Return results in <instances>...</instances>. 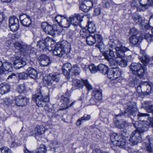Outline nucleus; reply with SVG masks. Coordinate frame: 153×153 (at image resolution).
Returning a JSON list of instances; mask_svg holds the SVG:
<instances>
[{"instance_id": "nucleus-13", "label": "nucleus", "mask_w": 153, "mask_h": 153, "mask_svg": "<svg viewBox=\"0 0 153 153\" xmlns=\"http://www.w3.org/2000/svg\"><path fill=\"white\" fill-rule=\"evenodd\" d=\"M45 131V127L43 125L37 126L34 130L30 131V135H39L43 134Z\"/></svg>"}, {"instance_id": "nucleus-50", "label": "nucleus", "mask_w": 153, "mask_h": 153, "mask_svg": "<svg viewBox=\"0 0 153 153\" xmlns=\"http://www.w3.org/2000/svg\"><path fill=\"white\" fill-rule=\"evenodd\" d=\"M140 81L138 79H137L135 78H134L132 79L131 80L130 83V85L132 87H134L136 85L139 83Z\"/></svg>"}, {"instance_id": "nucleus-18", "label": "nucleus", "mask_w": 153, "mask_h": 153, "mask_svg": "<svg viewBox=\"0 0 153 153\" xmlns=\"http://www.w3.org/2000/svg\"><path fill=\"white\" fill-rule=\"evenodd\" d=\"M39 59L40 64L43 66H47L51 63L49 58L45 54L41 55Z\"/></svg>"}, {"instance_id": "nucleus-11", "label": "nucleus", "mask_w": 153, "mask_h": 153, "mask_svg": "<svg viewBox=\"0 0 153 153\" xmlns=\"http://www.w3.org/2000/svg\"><path fill=\"white\" fill-rule=\"evenodd\" d=\"M140 53L142 55L139 56V59L144 66H146L149 63L152 65L153 56L152 57L151 59L149 56L145 53L144 50H140Z\"/></svg>"}, {"instance_id": "nucleus-32", "label": "nucleus", "mask_w": 153, "mask_h": 153, "mask_svg": "<svg viewBox=\"0 0 153 153\" xmlns=\"http://www.w3.org/2000/svg\"><path fill=\"white\" fill-rule=\"evenodd\" d=\"M70 25V23L69 20L65 17L62 18L61 22L59 24V26L64 28L68 27Z\"/></svg>"}, {"instance_id": "nucleus-5", "label": "nucleus", "mask_w": 153, "mask_h": 153, "mask_svg": "<svg viewBox=\"0 0 153 153\" xmlns=\"http://www.w3.org/2000/svg\"><path fill=\"white\" fill-rule=\"evenodd\" d=\"M60 73H53L51 74V79L47 78L44 80V84L47 86H51V87L53 88L55 85L60 81Z\"/></svg>"}, {"instance_id": "nucleus-39", "label": "nucleus", "mask_w": 153, "mask_h": 153, "mask_svg": "<svg viewBox=\"0 0 153 153\" xmlns=\"http://www.w3.org/2000/svg\"><path fill=\"white\" fill-rule=\"evenodd\" d=\"M80 33L82 37L86 39V38L89 36L91 33L89 32L88 30L84 28L80 30Z\"/></svg>"}, {"instance_id": "nucleus-47", "label": "nucleus", "mask_w": 153, "mask_h": 153, "mask_svg": "<svg viewBox=\"0 0 153 153\" xmlns=\"http://www.w3.org/2000/svg\"><path fill=\"white\" fill-rule=\"evenodd\" d=\"M0 153H12L11 150L7 147L0 148Z\"/></svg>"}, {"instance_id": "nucleus-1", "label": "nucleus", "mask_w": 153, "mask_h": 153, "mask_svg": "<svg viewBox=\"0 0 153 153\" xmlns=\"http://www.w3.org/2000/svg\"><path fill=\"white\" fill-rule=\"evenodd\" d=\"M124 114H127L130 116H133L139 120V122L132 121L133 124L136 129L132 132L129 139V141L131 145H137L141 141L140 134L144 132L145 131V128H147L150 123L149 122L141 120H144L145 117L148 116L149 114L138 112L135 108L128 106L124 113L122 112L115 115L116 118L119 116H122Z\"/></svg>"}, {"instance_id": "nucleus-52", "label": "nucleus", "mask_w": 153, "mask_h": 153, "mask_svg": "<svg viewBox=\"0 0 153 153\" xmlns=\"http://www.w3.org/2000/svg\"><path fill=\"white\" fill-rule=\"evenodd\" d=\"M64 17V16H63L58 15L55 17V21L59 25V24L62 21V18Z\"/></svg>"}, {"instance_id": "nucleus-26", "label": "nucleus", "mask_w": 153, "mask_h": 153, "mask_svg": "<svg viewBox=\"0 0 153 153\" xmlns=\"http://www.w3.org/2000/svg\"><path fill=\"white\" fill-rule=\"evenodd\" d=\"M47 45L45 44L43 40H39L38 42L37 46L39 48L41 51H46L47 50L49 49Z\"/></svg>"}, {"instance_id": "nucleus-16", "label": "nucleus", "mask_w": 153, "mask_h": 153, "mask_svg": "<svg viewBox=\"0 0 153 153\" xmlns=\"http://www.w3.org/2000/svg\"><path fill=\"white\" fill-rule=\"evenodd\" d=\"M61 101L62 102V106L63 107L64 109H66L72 106L74 103L75 101L69 104V100L68 98L64 96L61 97Z\"/></svg>"}, {"instance_id": "nucleus-49", "label": "nucleus", "mask_w": 153, "mask_h": 153, "mask_svg": "<svg viewBox=\"0 0 153 153\" xmlns=\"http://www.w3.org/2000/svg\"><path fill=\"white\" fill-rule=\"evenodd\" d=\"M79 9L84 12H87L89 10L84 2L81 3L80 5Z\"/></svg>"}, {"instance_id": "nucleus-54", "label": "nucleus", "mask_w": 153, "mask_h": 153, "mask_svg": "<svg viewBox=\"0 0 153 153\" xmlns=\"http://www.w3.org/2000/svg\"><path fill=\"white\" fill-rule=\"evenodd\" d=\"M20 133L22 135L25 137H27V136H31L30 135V132H29V134H28V132L27 131H24L23 128H22L21 129Z\"/></svg>"}, {"instance_id": "nucleus-53", "label": "nucleus", "mask_w": 153, "mask_h": 153, "mask_svg": "<svg viewBox=\"0 0 153 153\" xmlns=\"http://www.w3.org/2000/svg\"><path fill=\"white\" fill-rule=\"evenodd\" d=\"M116 144L117 145L119 146H121L124 147L126 144V142L125 140L122 138Z\"/></svg>"}, {"instance_id": "nucleus-62", "label": "nucleus", "mask_w": 153, "mask_h": 153, "mask_svg": "<svg viewBox=\"0 0 153 153\" xmlns=\"http://www.w3.org/2000/svg\"><path fill=\"white\" fill-rule=\"evenodd\" d=\"M123 120H117L115 122V125L118 128V126L123 125Z\"/></svg>"}, {"instance_id": "nucleus-58", "label": "nucleus", "mask_w": 153, "mask_h": 153, "mask_svg": "<svg viewBox=\"0 0 153 153\" xmlns=\"http://www.w3.org/2000/svg\"><path fill=\"white\" fill-rule=\"evenodd\" d=\"M91 117L90 115L85 114L81 118L82 121H87L89 120L90 119Z\"/></svg>"}, {"instance_id": "nucleus-33", "label": "nucleus", "mask_w": 153, "mask_h": 153, "mask_svg": "<svg viewBox=\"0 0 153 153\" xmlns=\"http://www.w3.org/2000/svg\"><path fill=\"white\" fill-rule=\"evenodd\" d=\"M141 85L143 87H146L147 90L149 88V87L150 88V89L151 90L152 88V84L151 83H149L147 82H143L139 84L138 86L137 87V90L139 89V90H141Z\"/></svg>"}, {"instance_id": "nucleus-34", "label": "nucleus", "mask_w": 153, "mask_h": 153, "mask_svg": "<svg viewBox=\"0 0 153 153\" xmlns=\"http://www.w3.org/2000/svg\"><path fill=\"white\" fill-rule=\"evenodd\" d=\"M122 138V136L116 133H112L111 134L110 138L112 142L117 141V142Z\"/></svg>"}, {"instance_id": "nucleus-56", "label": "nucleus", "mask_w": 153, "mask_h": 153, "mask_svg": "<svg viewBox=\"0 0 153 153\" xmlns=\"http://www.w3.org/2000/svg\"><path fill=\"white\" fill-rule=\"evenodd\" d=\"M43 41L44 42L45 44H48V47L49 48V45L52 41V39L49 37H47L44 40H43Z\"/></svg>"}, {"instance_id": "nucleus-12", "label": "nucleus", "mask_w": 153, "mask_h": 153, "mask_svg": "<svg viewBox=\"0 0 153 153\" xmlns=\"http://www.w3.org/2000/svg\"><path fill=\"white\" fill-rule=\"evenodd\" d=\"M83 16L79 14H75L71 16L69 18L71 24L75 26L78 25L79 22L82 21Z\"/></svg>"}, {"instance_id": "nucleus-51", "label": "nucleus", "mask_w": 153, "mask_h": 153, "mask_svg": "<svg viewBox=\"0 0 153 153\" xmlns=\"http://www.w3.org/2000/svg\"><path fill=\"white\" fill-rule=\"evenodd\" d=\"M18 76L19 78L20 79H27L28 77V75L27 73L22 72L19 73L18 74Z\"/></svg>"}, {"instance_id": "nucleus-27", "label": "nucleus", "mask_w": 153, "mask_h": 153, "mask_svg": "<svg viewBox=\"0 0 153 153\" xmlns=\"http://www.w3.org/2000/svg\"><path fill=\"white\" fill-rule=\"evenodd\" d=\"M141 38L135 35H133L130 38V42L134 45L139 44L141 42Z\"/></svg>"}, {"instance_id": "nucleus-45", "label": "nucleus", "mask_w": 153, "mask_h": 153, "mask_svg": "<svg viewBox=\"0 0 153 153\" xmlns=\"http://www.w3.org/2000/svg\"><path fill=\"white\" fill-rule=\"evenodd\" d=\"M152 35L147 33L145 36V39L149 42H151L153 41V34L152 31Z\"/></svg>"}, {"instance_id": "nucleus-19", "label": "nucleus", "mask_w": 153, "mask_h": 153, "mask_svg": "<svg viewBox=\"0 0 153 153\" xmlns=\"http://www.w3.org/2000/svg\"><path fill=\"white\" fill-rule=\"evenodd\" d=\"M94 38L95 40V42H97L99 43L98 47L100 52H103V49L104 48V45L101 42L102 40V37L100 35L95 34L94 35Z\"/></svg>"}, {"instance_id": "nucleus-22", "label": "nucleus", "mask_w": 153, "mask_h": 153, "mask_svg": "<svg viewBox=\"0 0 153 153\" xmlns=\"http://www.w3.org/2000/svg\"><path fill=\"white\" fill-rule=\"evenodd\" d=\"M102 54L105 59L107 60L114 59L115 57V55L114 52L112 51L111 48L110 49V51H104L103 52Z\"/></svg>"}, {"instance_id": "nucleus-23", "label": "nucleus", "mask_w": 153, "mask_h": 153, "mask_svg": "<svg viewBox=\"0 0 153 153\" xmlns=\"http://www.w3.org/2000/svg\"><path fill=\"white\" fill-rule=\"evenodd\" d=\"M133 19L134 22L136 24L139 25L141 29H143V22H142V18L138 14H134L133 16Z\"/></svg>"}, {"instance_id": "nucleus-24", "label": "nucleus", "mask_w": 153, "mask_h": 153, "mask_svg": "<svg viewBox=\"0 0 153 153\" xmlns=\"http://www.w3.org/2000/svg\"><path fill=\"white\" fill-rule=\"evenodd\" d=\"M71 65L69 63L65 64L62 67L63 73L65 76H67L69 75V72H71V69L72 68Z\"/></svg>"}, {"instance_id": "nucleus-25", "label": "nucleus", "mask_w": 153, "mask_h": 153, "mask_svg": "<svg viewBox=\"0 0 153 153\" xmlns=\"http://www.w3.org/2000/svg\"><path fill=\"white\" fill-rule=\"evenodd\" d=\"M10 86L6 83H2L0 84V94H4L9 91Z\"/></svg>"}, {"instance_id": "nucleus-38", "label": "nucleus", "mask_w": 153, "mask_h": 153, "mask_svg": "<svg viewBox=\"0 0 153 153\" xmlns=\"http://www.w3.org/2000/svg\"><path fill=\"white\" fill-rule=\"evenodd\" d=\"M17 92L20 93H24L26 92V88L25 84H23L19 85L17 88Z\"/></svg>"}, {"instance_id": "nucleus-8", "label": "nucleus", "mask_w": 153, "mask_h": 153, "mask_svg": "<svg viewBox=\"0 0 153 153\" xmlns=\"http://www.w3.org/2000/svg\"><path fill=\"white\" fill-rule=\"evenodd\" d=\"M13 70L12 64L8 62L2 63L0 61V75L1 74L5 73V72H11Z\"/></svg>"}, {"instance_id": "nucleus-64", "label": "nucleus", "mask_w": 153, "mask_h": 153, "mask_svg": "<svg viewBox=\"0 0 153 153\" xmlns=\"http://www.w3.org/2000/svg\"><path fill=\"white\" fill-rule=\"evenodd\" d=\"M130 33L133 35H137V30L135 28H132L130 30Z\"/></svg>"}, {"instance_id": "nucleus-43", "label": "nucleus", "mask_w": 153, "mask_h": 153, "mask_svg": "<svg viewBox=\"0 0 153 153\" xmlns=\"http://www.w3.org/2000/svg\"><path fill=\"white\" fill-rule=\"evenodd\" d=\"M122 44L121 43L119 42L117 45L116 46L114 43H112V44L110 45L109 46V51H110V48L111 49L112 51L113 48L115 49V51L118 50L120 49L119 48L120 47H121V45Z\"/></svg>"}, {"instance_id": "nucleus-30", "label": "nucleus", "mask_w": 153, "mask_h": 153, "mask_svg": "<svg viewBox=\"0 0 153 153\" xmlns=\"http://www.w3.org/2000/svg\"><path fill=\"white\" fill-rule=\"evenodd\" d=\"M102 98V92L101 91L97 90L94 91L92 97L93 99L97 101L101 100Z\"/></svg>"}, {"instance_id": "nucleus-59", "label": "nucleus", "mask_w": 153, "mask_h": 153, "mask_svg": "<svg viewBox=\"0 0 153 153\" xmlns=\"http://www.w3.org/2000/svg\"><path fill=\"white\" fill-rule=\"evenodd\" d=\"M118 64L122 67H125L127 65V63L126 61L123 59L121 62L118 63Z\"/></svg>"}, {"instance_id": "nucleus-9", "label": "nucleus", "mask_w": 153, "mask_h": 153, "mask_svg": "<svg viewBox=\"0 0 153 153\" xmlns=\"http://www.w3.org/2000/svg\"><path fill=\"white\" fill-rule=\"evenodd\" d=\"M14 100L16 105L21 107L26 105L29 101L28 99L22 95L16 96Z\"/></svg>"}, {"instance_id": "nucleus-31", "label": "nucleus", "mask_w": 153, "mask_h": 153, "mask_svg": "<svg viewBox=\"0 0 153 153\" xmlns=\"http://www.w3.org/2000/svg\"><path fill=\"white\" fill-rule=\"evenodd\" d=\"M88 30L90 33H93L96 31L95 25L93 22H88Z\"/></svg>"}, {"instance_id": "nucleus-40", "label": "nucleus", "mask_w": 153, "mask_h": 153, "mask_svg": "<svg viewBox=\"0 0 153 153\" xmlns=\"http://www.w3.org/2000/svg\"><path fill=\"white\" fill-rule=\"evenodd\" d=\"M60 145V143L57 141H53L50 143L49 146L51 148L55 149L59 147Z\"/></svg>"}, {"instance_id": "nucleus-21", "label": "nucleus", "mask_w": 153, "mask_h": 153, "mask_svg": "<svg viewBox=\"0 0 153 153\" xmlns=\"http://www.w3.org/2000/svg\"><path fill=\"white\" fill-rule=\"evenodd\" d=\"M26 72L27 73L28 76L31 78L34 79L37 78V73L35 69L29 67L27 70Z\"/></svg>"}, {"instance_id": "nucleus-28", "label": "nucleus", "mask_w": 153, "mask_h": 153, "mask_svg": "<svg viewBox=\"0 0 153 153\" xmlns=\"http://www.w3.org/2000/svg\"><path fill=\"white\" fill-rule=\"evenodd\" d=\"M98 71L103 74H107L108 71V67L104 64H101L98 66Z\"/></svg>"}, {"instance_id": "nucleus-15", "label": "nucleus", "mask_w": 153, "mask_h": 153, "mask_svg": "<svg viewBox=\"0 0 153 153\" xmlns=\"http://www.w3.org/2000/svg\"><path fill=\"white\" fill-rule=\"evenodd\" d=\"M53 54L54 55L61 57L65 53L64 51L61 47L59 42L55 46L54 49L53 50Z\"/></svg>"}, {"instance_id": "nucleus-55", "label": "nucleus", "mask_w": 153, "mask_h": 153, "mask_svg": "<svg viewBox=\"0 0 153 153\" xmlns=\"http://www.w3.org/2000/svg\"><path fill=\"white\" fill-rule=\"evenodd\" d=\"M123 125L118 126V128L121 129L123 128L124 127H127L129 125V123H128L127 121H123Z\"/></svg>"}, {"instance_id": "nucleus-63", "label": "nucleus", "mask_w": 153, "mask_h": 153, "mask_svg": "<svg viewBox=\"0 0 153 153\" xmlns=\"http://www.w3.org/2000/svg\"><path fill=\"white\" fill-rule=\"evenodd\" d=\"M113 59H112L110 60H108L109 62V65L110 66L112 67L111 68H114V66H115L116 64Z\"/></svg>"}, {"instance_id": "nucleus-36", "label": "nucleus", "mask_w": 153, "mask_h": 153, "mask_svg": "<svg viewBox=\"0 0 153 153\" xmlns=\"http://www.w3.org/2000/svg\"><path fill=\"white\" fill-rule=\"evenodd\" d=\"M114 72V79L119 77L121 74V70L118 68H113Z\"/></svg>"}, {"instance_id": "nucleus-6", "label": "nucleus", "mask_w": 153, "mask_h": 153, "mask_svg": "<svg viewBox=\"0 0 153 153\" xmlns=\"http://www.w3.org/2000/svg\"><path fill=\"white\" fill-rule=\"evenodd\" d=\"M72 82L73 87L75 89L82 88L84 86V85L88 90H90L92 89L91 86L87 80H80L76 78H73Z\"/></svg>"}, {"instance_id": "nucleus-14", "label": "nucleus", "mask_w": 153, "mask_h": 153, "mask_svg": "<svg viewBox=\"0 0 153 153\" xmlns=\"http://www.w3.org/2000/svg\"><path fill=\"white\" fill-rule=\"evenodd\" d=\"M22 24L25 27H28L31 24L30 18L25 14H22L19 16Z\"/></svg>"}, {"instance_id": "nucleus-4", "label": "nucleus", "mask_w": 153, "mask_h": 153, "mask_svg": "<svg viewBox=\"0 0 153 153\" xmlns=\"http://www.w3.org/2000/svg\"><path fill=\"white\" fill-rule=\"evenodd\" d=\"M14 46L15 48L23 52L26 55H29L30 54L35 53H36V49L30 45H27L16 42L15 43Z\"/></svg>"}, {"instance_id": "nucleus-3", "label": "nucleus", "mask_w": 153, "mask_h": 153, "mask_svg": "<svg viewBox=\"0 0 153 153\" xmlns=\"http://www.w3.org/2000/svg\"><path fill=\"white\" fill-rule=\"evenodd\" d=\"M130 69L133 74L137 76L140 79L143 77L146 71L145 68L139 63H132Z\"/></svg>"}, {"instance_id": "nucleus-61", "label": "nucleus", "mask_w": 153, "mask_h": 153, "mask_svg": "<svg viewBox=\"0 0 153 153\" xmlns=\"http://www.w3.org/2000/svg\"><path fill=\"white\" fill-rule=\"evenodd\" d=\"M100 9L99 8H96L95 9L94 12L93 13V15L96 16L100 14Z\"/></svg>"}, {"instance_id": "nucleus-41", "label": "nucleus", "mask_w": 153, "mask_h": 153, "mask_svg": "<svg viewBox=\"0 0 153 153\" xmlns=\"http://www.w3.org/2000/svg\"><path fill=\"white\" fill-rule=\"evenodd\" d=\"M107 74L108 78L110 79L111 80H114V75L113 68H111L109 70Z\"/></svg>"}, {"instance_id": "nucleus-46", "label": "nucleus", "mask_w": 153, "mask_h": 153, "mask_svg": "<svg viewBox=\"0 0 153 153\" xmlns=\"http://www.w3.org/2000/svg\"><path fill=\"white\" fill-rule=\"evenodd\" d=\"M148 0H139V3L143 9L145 10L148 8Z\"/></svg>"}, {"instance_id": "nucleus-17", "label": "nucleus", "mask_w": 153, "mask_h": 153, "mask_svg": "<svg viewBox=\"0 0 153 153\" xmlns=\"http://www.w3.org/2000/svg\"><path fill=\"white\" fill-rule=\"evenodd\" d=\"M61 48L64 51L65 53H67L70 52L71 46L70 44L66 41L59 42Z\"/></svg>"}, {"instance_id": "nucleus-29", "label": "nucleus", "mask_w": 153, "mask_h": 153, "mask_svg": "<svg viewBox=\"0 0 153 153\" xmlns=\"http://www.w3.org/2000/svg\"><path fill=\"white\" fill-rule=\"evenodd\" d=\"M26 64V62L22 60H14L13 62L14 68L17 69L23 67Z\"/></svg>"}, {"instance_id": "nucleus-35", "label": "nucleus", "mask_w": 153, "mask_h": 153, "mask_svg": "<svg viewBox=\"0 0 153 153\" xmlns=\"http://www.w3.org/2000/svg\"><path fill=\"white\" fill-rule=\"evenodd\" d=\"M86 41L87 44L89 45H91L95 42V40L94 39V36L89 35L86 38Z\"/></svg>"}, {"instance_id": "nucleus-2", "label": "nucleus", "mask_w": 153, "mask_h": 153, "mask_svg": "<svg viewBox=\"0 0 153 153\" xmlns=\"http://www.w3.org/2000/svg\"><path fill=\"white\" fill-rule=\"evenodd\" d=\"M38 92L35 95L32 96V100L35 102L39 107L44 106V109L47 112H51L52 111L51 108H50L46 104L49 100V97L47 96H43L42 88L40 87L37 91Z\"/></svg>"}, {"instance_id": "nucleus-57", "label": "nucleus", "mask_w": 153, "mask_h": 153, "mask_svg": "<svg viewBox=\"0 0 153 153\" xmlns=\"http://www.w3.org/2000/svg\"><path fill=\"white\" fill-rule=\"evenodd\" d=\"M92 153H108V152L103 151L100 149L97 148L93 150Z\"/></svg>"}, {"instance_id": "nucleus-60", "label": "nucleus", "mask_w": 153, "mask_h": 153, "mask_svg": "<svg viewBox=\"0 0 153 153\" xmlns=\"http://www.w3.org/2000/svg\"><path fill=\"white\" fill-rule=\"evenodd\" d=\"M146 109L148 112L153 113V105H151L148 106V107H146Z\"/></svg>"}, {"instance_id": "nucleus-7", "label": "nucleus", "mask_w": 153, "mask_h": 153, "mask_svg": "<svg viewBox=\"0 0 153 153\" xmlns=\"http://www.w3.org/2000/svg\"><path fill=\"white\" fill-rule=\"evenodd\" d=\"M41 27L44 31L47 34L53 36L55 34V31L57 30L55 28V26H52L48 25L46 22H43L41 24Z\"/></svg>"}, {"instance_id": "nucleus-10", "label": "nucleus", "mask_w": 153, "mask_h": 153, "mask_svg": "<svg viewBox=\"0 0 153 153\" xmlns=\"http://www.w3.org/2000/svg\"><path fill=\"white\" fill-rule=\"evenodd\" d=\"M9 25L11 31L13 32L16 31L19 27L18 19L15 16L11 17L9 19Z\"/></svg>"}, {"instance_id": "nucleus-48", "label": "nucleus", "mask_w": 153, "mask_h": 153, "mask_svg": "<svg viewBox=\"0 0 153 153\" xmlns=\"http://www.w3.org/2000/svg\"><path fill=\"white\" fill-rule=\"evenodd\" d=\"M84 2L89 10H90L92 7L93 4V2L91 0H85Z\"/></svg>"}, {"instance_id": "nucleus-20", "label": "nucleus", "mask_w": 153, "mask_h": 153, "mask_svg": "<svg viewBox=\"0 0 153 153\" xmlns=\"http://www.w3.org/2000/svg\"><path fill=\"white\" fill-rule=\"evenodd\" d=\"M120 49L116 50V56L124 57L125 56L124 52L129 50L128 48L125 47L123 45H121Z\"/></svg>"}, {"instance_id": "nucleus-37", "label": "nucleus", "mask_w": 153, "mask_h": 153, "mask_svg": "<svg viewBox=\"0 0 153 153\" xmlns=\"http://www.w3.org/2000/svg\"><path fill=\"white\" fill-rule=\"evenodd\" d=\"M71 72L75 76L79 75L80 73L79 68L77 65H74L71 68Z\"/></svg>"}, {"instance_id": "nucleus-42", "label": "nucleus", "mask_w": 153, "mask_h": 153, "mask_svg": "<svg viewBox=\"0 0 153 153\" xmlns=\"http://www.w3.org/2000/svg\"><path fill=\"white\" fill-rule=\"evenodd\" d=\"M88 68L90 72L92 74L96 73L98 71V66H96L93 64L90 65Z\"/></svg>"}, {"instance_id": "nucleus-44", "label": "nucleus", "mask_w": 153, "mask_h": 153, "mask_svg": "<svg viewBox=\"0 0 153 153\" xmlns=\"http://www.w3.org/2000/svg\"><path fill=\"white\" fill-rule=\"evenodd\" d=\"M46 149L45 146L43 144L40 145L37 152V153H46Z\"/></svg>"}]
</instances>
